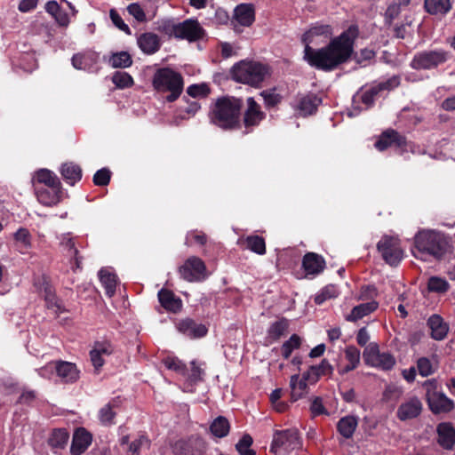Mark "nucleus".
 I'll use <instances>...</instances> for the list:
<instances>
[{
	"mask_svg": "<svg viewBox=\"0 0 455 455\" xmlns=\"http://www.w3.org/2000/svg\"><path fill=\"white\" fill-rule=\"evenodd\" d=\"M377 307L378 303L376 301L362 303L352 309L351 313L346 316V320L348 322H355L375 311Z\"/></svg>",
	"mask_w": 455,
	"mask_h": 455,
	"instance_id": "nucleus-31",
	"label": "nucleus"
},
{
	"mask_svg": "<svg viewBox=\"0 0 455 455\" xmlns=\"http://www.w3.org/2000/svg\"><path fill=\"white\" fill-rule=\"evenodd\" d=\"M310 411L313 417L319 415H329L328 411L325 409L322 398L315 397L310 405Z\"/></svg>",
	"mask_w": 455,
	"mask_h": 455,
	"instance_id": "nucleus-60",
	"label": "nucleus"
},
{
	"mask_svg": "<svg viewBox=\"0 0 455 455\" xmlns=\"http://www.w3.org/2000/svg\"><path fill=\"white\" fill-rule=\"evenodd\" d=\"M137 44L140 49L148 55L156 53L161 47L159 36L152 32L141 34L137 39Z\"/></svg>",
	"mask_w": 455,
	"mask_h": 455,
	"instance_id": "nucleus-21",
	"label": "nucleus"
},
{
	"mask_svg": "<svg viewBox=\"0 0 455 455\" xmlns=\"http://www.w3.org/2000/svg\"><path fill=\"white\" fill-rule=\"evenodd\" d=\"M438 443L446 450L455 444V429L451 423L443 422L437 426Z\"/></svg>",
	"mask_w": 455,
	"mask_h": 455,
	"instance_id": "nucleus-22",
	"label": "nucleus"
},
{
	"mask_svg": "<svg viewBox=\"0 0 455 455\" xmlns=\"http://www.w3.org/2000/svg\"><path fill=\"white\" fill-rule=\"evenodd\" d=\"M414 243L417 250V252L413 251L415 257L428 254L440 258L447 247V242L443 235L431 230L419 231L414 237Z\"/></svg>",
	"mask_w": 455,
	"mask_h": 455,
	"instance_id": "nucleus-5",
	"label": "nucleus"
},
{
	"mask_svg": "<svg viewBox=\"0 0 455 455\" xmlns=\"http://www.w3.org/2000/svg\"><path fill=\"white\" fill-rule=\"evenodd\" d=\"M251 444V436L248 434H245L235 444V449L241 455H256V452L250 448Z\"/></svg>",
	"mask_w": 455,
	"mask_h": 455,
	"instance_id": "nucleus-48",
	"label": "nucleus"
},
{
	"mask_svg": "<svg viewBox=\"0 0 455 455\" xmlns=\"http://www.w3.org/2000/svg\"><path fill=\"white\" fill-rule=\"evenodd\" d=\"M179 272L180 276L188 282H201L208 275L204 262L196 256L189 257L180 267Z\"/></svg>",
	"mask_w": 455,
	"mask_h": 455,
	"instance_id": "nucleus-11",
	"label": "nucleus"
},
{
	"mask_svg": "<svg viewBox=\"0 0 455 455\" xmlns=\"http://www.w3.org/2000/svg\"><path fill=\"white\" fill-rule=\"evenodd\" d=\"M381 92L380 88L379 87V85H374V86H371L369 90L365 91L363 94H362V101L367 105V106H371L373 102H374V100H375V97Z\"/></svg>",
	"mask_w": 455,
	"mask_h": 455,
	"instance_id": "nucleus-61",
	"label": "nucleus"
},
{
	"mask_svg": "<svg viewBox=\"0 0 455 455\" xmlns=\"http://www.w3.org/2000/svg\"><path fill=\"white\" fill-rule=\"evenodd\" d=\"M363 358L366 364L383 371H389L395 364V357L390 353L380 352L376 343H370L365 347Z\"/></svg>",
	"mask_w": 455,
	"mask_h": 455,
	"instance_id": "nucleus-9",
	"label": "nucleus"
},
{
	"mask_svg": "<svg viewBox=\"0 0 455 455\" xmlns=\"http://www.w3.org/2000/svg\"><path fill=\"white\" fill-rule=\"evenodd\" d=\"M229 428L228 420L222 416L216 418L210 427L212 435L220 438L226 436L229 432Z\"/></svg>",
	"mask_w": 455,
	"mask_h": 455,
	"instance_id": "nucleus-40",
	"label": "nucleus"
},
{
	"mask_svg": "<svg viewBox=\"0 0 455 455\" xmlns=\"http://www.w3.org/2000/svg\"><path fill=\"white\" fill-rule=\"evenodd\" d=\"M339 294L338 288L333 284H329L323 288L315 297V302L322 305L327 299L336 298Z\"/></svg>",
	"mask_w": 455,
	"mask_h": 455,
	"instance_id": "nucleus-45",
	"label": "nucleus"
},
{
	"mask_svg": "<svg viewBox=\"0 0 455 455\" xmlns=\"http://www.w3.org/2000/svg\"><path fill=\"white\" fill-rule=\"evenodd\" d=\"M152 84L160 92H170L167 101L176 100L183 91V78L181 75L170 68H162L156 71Z\"/></svg>",
	"mask_w": 455,
	"mask_h": 455,
	"instance_id": "nucleus-4",
	"label": "nucleus"
},
{
	"mask_svg": "<svg viewBox=\"0 0 455 455\" xmlns=\"http://www.w3.org/2000/svg\"><path fill=\"white\" fill-rule=\"evenodd\" d=\"M243 242L246 248L251 251L259 255L266 253V243L263 237L257 235H248Z\"/></svg>",
	"mask_w": 455,
	"mask_h": 455,
	"instance_id": "nucleus-39",
	"label": "nucleus"
},
{
	"mask_svg": "<svg viewBox=\"0 0 455 455\" xmlns=\"http://www.w3.org/2000/svg\"><path fill=\"white\" fill-rule=\"evenodd\" d=\"M92 436L84 428H78L73 436L71 444L72 455H80L91 444Z\"/></svg>",
	"mask_w": 455,
	"mask_h": 455,
	"instance_id": "nucleus-26",
	"label": "nucleus"
},
{
	"mask_svg": "<svg viewBox=\"0 0 455 455\" xmlns=\"http://www.w3.org/2000/svg\"><path fill=\"white\" fill-rule=\"evenodd\" d=\"M449 288V283L446 280L440 277H431L428 281V289L435 292H445Z\"/></svg>",
	"mask_w": 455,
	"mask_h": 455,
	"instance_id": "nucleus-53",
	"label": "nucleus"
},
{
	"mask_svg": "<svg viewBox=\"0 0 455 455\" xmlns=\"http://www.w3.org/2000/svg\"><path fill=\"white\" fill-rule=\"evenodd\" d=\"M255 20V12L251 4H241L237 5L233 13L231 25L236 33L242 30L240 27H250Z\"/></svg>",
	"mask_w": 455,
	"mask_h": 455,
	"instance_id": "nucleus-14",
	"label": "nucleus"
},
{
	"mask_svg": "<svg viewBox=\"0 0 455 455\" xmlns=\"http://www.w3.org/2000/svg\"><path fill=\"white\" fill-rule=\"evenodd\" d=\"M203 36L204 29L197 20L189 19L178 23L177 38L193 42L202 38Z\"/></svg>",
	"mask_w": 455,
	"mask_h": 455,
	"instance_id": "nucleus-15",
	"label": "nucleus"
},
{
	"mask_svg": "<svg viewBox=\"0 0 455 455\" xmlns=\"http://www.w3.org/2000/svg\"><path fill=\"white\" fill-rule=\"evenodd\" d=\"M301 343L300 338L297 334H293L282 346V355L284 358H289L294 349L299 347Z\"/></svg>",
	"mask_w": 455,
	"mask_h": 455,
	"instance_id": "nucleus-49",
	"label": "nucleus"
},
{
	"mask_svg": "<svg viewBox=\"0 0 455 455\" xmlns=\"http://www.w3.org/2000/svg\"><path fill=\"white\" fill-rule=\"evenodd\" d=\"M449 58V52L443 50L424 51L414 56L411 65L414 69H432L446 62Z\"/></svg>",
	"mask_w": 455,
	"mask_h": 455,
	"instance_id": "nucleus-10",
	"label": "nucleus"
},
{
	"mask_svg": "<svg viewBox=\"0 0 455 455\" xmlns=\"http://www.w3.org/2000/svg\"><path fill=\"white\" fill-rule=\"evenodd\" d=\"M270 76V68L267 65L258 61H241L232 69L233 79L236 82L259 87Z\"/></svg>",
	"mask_w": 455,
	"mask_h": 455,
	"instance_id": "nucleus-3",
	"label": "nucleus"
},
{
	"mask_svg": "<svg viewBox=\"0 0 455 455\" xmlns=\"http://www.w3.org/2000/svg\"><path fill=\"white\" fill-rule=\"evenodd\" d=\"M288 326V321L283 318L273 323L267 331L268 337L275 340L278 339L284 334Z\"/></svg>",
	"mask_w": 455,
	"mask_h": 455,
	"instance_id": "nucleus-43",
	"label": "nucleus"
},
{
	"mask_svg": "<svg viewBox=\"0 0 455 455\" xmlns=\"http://www.w3.org/2000/svg\"><path fill=\"white\" fill-rule=\"evenodd\" d=\"M417 369L422 377H427L435 371L436 367L430 359L420 357L417 361Z\"/></svg>",
	"mask_w": 455,
	"mask_h": 455,
	"instance_id": "nucleus-47",
	"label": "nucleus"
},
{
	"mask_svg": "<svg viewBox=\"0 0 455 455\" xmlns=\"http://www.w3.org/2000/svg\"><path fill=\"white\" fill-rule=\"evenodd\" d=\"M401 12V8L399 4H395V3L391 4L386 12H385V20L386 23L391 25L393 20L398 17Z\"/></svg>",
	"mask_w": 455,
	"mask_h": 455,
	"instance_id": "nucleus-64",
	"label": "nucleus"
},
{
	"mask_svg": "<svg viewBox=\"0 0 455 455\" xmlns=\"http://www.w3.org/2000/svg\"><path fill=\"white\" fill-rule=\"evenodd\" d=\"M119 407L120 400L118 397L113 398L108 403L103 405L98 412L100 422L104 426H112L116 424L115 419Z\"/></svg>",
	"mask_w": 455,
	"mask_h": 455,
	"instance_id": "nucleus-19",
	"label": "nucleus"
},
{
	"mask_svg": "<svg viewBox=\"0 0 455 455\" xmlns=\"http://www.w3.org/2000/svg\"><path fill=\"white\" fill-rule=\"evenodd\" d=\"M158 299L161 306L167 311L177 313L182 307L181 299L167 289H161L158 291Z\"/></svg>",
	"mask_w": 455,
	"mask_h": 455,
	"instance_id": "nucleus-24",
	"label": "nucleus"
},
{
	"mask_svg": "<svg viewBox=\"0 0 455 455\" xmlns=\"http://www.w3.org/2000/svg\"><path fill=\"white\" fill-rule=\"evenodd\" d=\"M405 143L406 140L403 136L400 135L396 131L389 129L379 136V140L375 142V148L379 151H384L393 145L402 147Z\"/></svg>",
	"mask_w": 455,
	"mask_h": 455,
	"instance_id": "nucleus-18",
	"label": "nucleus"
},
{
	"mask_svg": "<svg viewBox=\"0 0 455 455\" xmlns=\"http://www.w3.org/2000/svg\"><path fill=\"white\" fill-rule=\"evenodd\" d=\"M426 11L432 15H445L451 9L450 0H425Z\"/></svg>",
	"mask_w": 455,
	"mask_h": 455,
	"instance_id": "nucleus-33",
	"label": "nucleus"
},
{
	"mask_svg": "<svg viewBox=\"0 0 455 455\" xmlns=\"http://www.w3.org/2000/svg\"><path fill=\"white\" fill-rule=\"evenodd\" d=\"M428 407L434 414L448 413L454 407V402L438 388L435 379H427L423 383Z\"/></svg>",
	"mask_w": 455,
	"mask_h": 455,
	"instance_id": "nucleus-6",
	"label": "nucleus"
},
{
	"mask_svg": "<svg viewBox=\"0 0 455 455\" xmlns=\"http://www.w3.org/2000/svg\"><path fill=\"white\" fill-rule=\"evenodd\" d=\"M403 395L402 387L395 385L389 384L386 387L383 392V400L386 402H395L399 400V398Z\"/></svg>",
	"mask_w": 455,
	"mask_h": 455,
	"instance_id": "nucleus-50",
	"label": "nucleus"
},
{
	"mask_svg": "<svg viewBox=\"0 0 455 455\" xmlns=\"http://www.w3.org/2000/svg\"><path fill=\"white\" fill-rule=\"evenodd\" d=\"M91 351L104 356L111 355L114 348L108 341H98L95 342L93 348Z\"/></svg>",
	"mask_w": 455,
	"mask_h": 455,
	"instance_id": "nucleus-58",
	"label": "nucleus"
},
{
	"mask_svg": "<svg viewBox=\"0 0 455 455\" xmlns=\"http://www.w3.org/2000/svg\"><path fill=\"white\" fill-rule=\"evenodd\" d=\"M36 186L39 187H52L60 185V181L58 177L47 169H42L36 173L35 176Z\"/></svg>",
	"mask_w": 455,
	"mask_h": 455,
	"instance_id": "nucleus-36",
	"label": "nucleus"
},
{
	"mask_svg": "<svg viewBox=\"0 0 455 455\" xmlns=\"http://www.w3.org/2000/svg\"><path fill=\"white\" fill-rule=\"evenodd\" d=\"M204 374V369L196 363V362H191L190 373L188 375V379L191 384H195L203 379Z\"/></svg>",
	"mask_w": 455,
	"mask_h": 455,
	"instance_id": "nucleus-54",
	"label": "nucleus"
},
{
	"mask_svg": "<svg viewBox=\"0 0 455 455\" xmlns=\"http://www.w3.org/2000/svg\"><path fill=\"white\" fill-rule=\"evenodd\" d=\"M302 265L307 274L318 275L323 271L325 260L315 252H307L303 258Z\"/></svg>",
	"mask_w": 455,
	"mask_h": 455,
	"instance_id": "nucleus-23",
	"label": "nucleus"
},
{
	"mask_svg": "<svg viewBox=\"0 0 455 455\" xmlns=\"http://www.w3.org/2000/svg\"><path fill=\"white\" fill-rule=\"evenodd\" d=\"M161 32L164 33L169 36H174L177 38L178 35V23L173 20H164L159 27Z\"/></svg>",
	"mask_w": 455,
	"mask_h": 455,
	"instance_id": "nucleus-59",
	"label": "nucleus"
},
{
	"mask_svg": "<svg viewBox=\"0 0 455 455\" xmlns=\"http://www.w3.org/2000/svg\"><path fill=\"white\" fill-rule=\"evenodd\" d=\"M109 64L115 68H125L132 66V60L127 52H119L111 55Z\"/></svg>",
	"mask_w": 455,
	"mask_h": 455,
	"instance_id": "nucleus-41",
	"label": "nucleus"
},
{
	"mask_svg": "<svg viewBox=\"0 0 455 455\" xmlns=\"http://www.w3.org/2000/svg\"><path fill=\"white\" fill-rule=\"evenodd\" d=\"M56 371V374L59 378H60L63 381L75 382L79 379V371L76 368V365L70 362L66 361H56L48 363L45 367L41 368L38 371V373L42 377H46L47 371Z\"/></svg>",
	"mask_w": 455,
	"mask_h": 455,
	"instance_id": "nucleus-12",
	"label": "nucleus"
},
{
	"mask_svg": "<svg viewBox=\"0 0 455 455\" xmlns=\"http://www.w3.org/2000/svg\"><path fill=\"white\" fill-rule=\"evenodd\" d=\"M149 447V440L145 435H140L138 438L129 443L127 452L129 455H140L142 448Z\"/></svg>",
	"mask_w": 455,
	"mask_h": 455,
	"instance_id": "nucleus-46",
	"label": "nucleus"
},
{
	"mask_svg": "<svg viewBox=\"0 0 455 455\" xmlns=\"http://www.w3.org/2000/svg\"><path fill=\"white\" fill-rule=\"evenodd\" d=\"M97 62V56L94 53H78L73 56L72 65L80 70H91Z\"/></svg>",
	"mask_w": 455,
	"mask_h": 455,
	"instance_id": "nucleus-34",
	"label": "nucleus"
},
{
	"mask_svg": "<svg viewBox=\"0 0 455 455\" xmlns=\"http://www.w3.org/2000/svg\"><path fill=\"white\" fill-rule=\"evenodd\" d=\"M427 324L431 330V337L433 339L442 340L446 337L449 328L440 315H431L428 318Z\"/></svg>",
	"mask_w": 455,
	"mask_h": 455,
	"instance_id": "nucleus-27",
	"label": "nucleus"
},
{
	"mask_svg": "<svg viewBox=\"0 0 455 455\" xmlns=\"http://www.w3.org/2000/svg\"><path fill=\"white\" fill-rule=\"evenodd\" d=\"M110 172L107 168H102L96 172L93 176V182L96 186H106L110 181Z\"/></svg>",
	"mask_w": 455,
	"mask_h": 455,
	"instance_id": "nucleus-56",
	"label": "nucleus"
},
{
	"mask_svg": "<svg viewBox=\"0 0 455 455\" xmlns=\"http://www.w3.org/2000/svg\"><path fill=\"white\" fill-rule=\"evenodd\" d=\"M68 440V434L64 429H56L49 438V444L52 448H63Z\"/></svg>",
	"mask_w": 455,
	"mask_h": 455,
	"instance_id": "nucleus-44",
	"label": "nucleus"
},
{
	"mask_svg": "<svg viewBox=\"0 0 455 455\" xmlns=\"http://www.w3.org/2000/svg\"><path fill=\"white\" fill-rule=\"evenodd\" d=\"M290 387L293 401H297L307 393V383L305 381V379H301L298 374L291 377Z\"/></svg>",
	"mask_w": 455,
	"mask_h": 455,
	"instance_id": "nucleus-35",
	"label": "nucleus"
},
{
	"mask_svg": "<svg viewBox=\"0 0 455 455\" xmlns=\"http://www.w3.org/2000/svg\"><path fill=\"white\" fill-rule=\"evenodd\" d=\"M187 92L193 98L205 97L210 92L208 86L204 84H192L188 86Z\"/></svg>",
	"mask_w": 455,
	"mask_h": 455,
	"instance_id": "nucleus-57",
	"label": "nucleus"
},
{
	"mask_svg": "<svg viewBox=\"0 0 455 455\" xmlns=\"http://www.w3.org/2000/svg\"><path fill=\"white\" fill-rule=\"evenodd\" d=\"M260 96L264 100V103L267 108H273L279 104L282 100V96L275 92V90H265L262 91Z\"/></svg>",
	"mask_w": 455,
	"mask_h": 455,
	"instance_id": "nucleus-51",
	"label": "nucleus"
},
{
	"mask_svg": "<svg viewBox=\"0 0 455 455\" xmlns=\"http://www.w3.org/2000/svg\"><path fill=\"white\" fill-rule=\"evenodd\" d=\"M360 355V350L355 346H349L345 350V357L347 361L352 364H359Z\"/></svg>",
	"mask_w": 455,
	"mask_h": 455,
	"instance_id": "nucleus-63",
	"label": "nucleus"
},
{
	"mask_svg": "<svg viewBox=\"0 0 455 455\" xmlns=\"http://www.w3.org/2000/svg\"><path fill=\"white\" fill-rule=\"evenodd\" d=\"M60 246L66 256L69 258L74 270L81 268V258L78 256V250L75 246L73 238L64 235L60 240Z\"/></svg>",
	"mask_w": 455,
	"mask_h": 455,
	"instance_id": "nucleus-25",
	"label": "nucleus"
},
{
	"mask_svg": "<svg viewBox=\"0 0 455 455\" xmlns=\"http://www.w3.org/2000/svg\"><path fill=\"white\" fill-rule=\"evenodd\" d=\"M322 100L315 95H307L300 99L298 109L301 116H306L315 112Z\"/></svg>",
	"mask_w": 455,
	"mask_h": 455,
	"instance_id": "nucleus-32",
	"label": "nucleus"
},
{
	"mask_svg": "<svg viewBox=\"0 0 455 455\" xmlns=\"http://www.w3.org/2000/svg\"><path fill=\"white\" fill-rule=\"evenodd\" d=\"M36 194L39 203L46 206L57 204L63 196L61 184L52 187L36 186Z\"/></svg>",
	"mask_w": 455,
	"mask_h": 455,
	"instance_id": "nucleus-16",
	"label": "nucleus"
},
{
	"mask_svg": "<svg viewBox=\"0 0 455 455\" xmlns=\"http://www.w3.org/2000/svg\"><path fill=\"white\" fill-rule=\"evenodd\" d=\"M13 238L16 250L22 254L28 253L32 246L30 232L27 228H20L13 234Z\"/></svg>",
	"mask_w": 455,
	"mask_h": 455,
	"instance_id": "nucleus-28",
	"label": "nucleus"
},
{
	"mask_svg": "<svg viewBox=\"0 0 455 455\" xmlns=\"http://www.w3.org/2000/svg\"><path fill=\"white\" fill-rule=\"evenodd\" d=\"M127 11L130 15L133 16L138 21L142 22L146 20V14L138 3H132L127 6Z\"/></svg>",
	"mask_w": 455,
	"mask_h": 455,
	"instance_id": "nucleus-62",
	"label": "nucleus"
},
{
	"mask_svg": "<svg viewBox=\"0 0 455 455\" xmlns=\"http://www.w3.org/2000/svg\"><path fill=\"white\" fill-rule=\"evenodd\" d=\"M60 173L66 182L72 186L82 178L81 167L72 162L63 164L60 168Z\"/></svg>",
	"mask_w": 455,
	"mask_h": 455,
	"instance_id": "nucleus-29",
	"label": "nucleus"
},
{
	"mask_svg": "<svg viewBox=\"0 0 455 455\" xmlns=\"http://www.w3.org/2000/svg\"><path fill=\"white\" fill-rule=\"evenodd\" d=\"M422 411V403L416 397H411L403 402L396 411V417L401 421H406L417 418Z\"/></svg>",
	"mask_w": 455,
	"mask_h": 455,
	"instance_id": "nucleus-17",
	"label": "nucleus"
},
{
	"mask_svg": "<svg viewBox=\"0 0 455 455\" xmlns=\"http://www.w3.org/2000/svg\"><path fill=\"white\" fill-rule=\"evenodd\" d=\"M243 101L239 98L224 96L218 98L209 114L212 124L222 129H235L240 125Z\"/></svg>",
	"mask_w": 455,
	"mask_h": 455,
	"instance_id": "nucleus-2",
	"label": "nucleus"
},
{
	"mask_svg": "<svg viewBox=\"0 0 455 455\" xmlns=\"http://www.w3.org/2000/svg\"><path fill=\"white\" fill-rule=\"evenodd\" d=\"M109 17L111 19V21L113 24L119 28L121 31H124V33L130 35L131 29L127 24L124 23L119 13L116 9H111L109 11Z\"/></svg>",
	"mask_w": 455,
	"mask_h": 455,
	"instance_id": "nucleus-55",
	"label": "nucleus"
},
{
	"mask_svg": "<svg viewBox=\"0 0 455 455\" xmlns=\"http://www.w3.org/2000/svg\"><path fill=\"white\" fill-rule=\"evenodd\" d=\"M377 248L383 259L390 266H397L403 258L400 240L395 236H382L377 243Z\"/></svg>",
	"mask_w": 455,
	"mask_h": 455,
	"instance_id": "nucleus-8",
	"label": "nucleus"
},
{
	"mask_svg": "<svg viewBox=\"0 0 455 455\" xmlns=\"http://www.w3.org/2000/svg\"><path fill=\"white\" fill-rule=\"evenodd\" d=\"M40 292L44 295V300L49 308L54 309L55 312H58L61 309V306L59 302V299L55 296L54 290L52 285L44 282L42 288L40 289Z\"/></svg>",
	"mask_w": 455,
	"mask_h": 455,
	"instance_id": "nucleus-38",
	"label": "nucleus"
},
{
	"mask_svg": "<svg viewBox=\"0 0 455 455\" xmlns=\"http://www.w3.org/2000/svg\"><path fill=\"white\" fill-rule=\"evenodd\" d=\"M99 277L102 286L105 289L106 294L112 297L116 292V275L107 269H101L99 272Z\"/></svg>",
	"mask_w": 455,
	"mask_h": 455,
	"instance_id": "nucleus-37",
	"label": "nucleus"
},
{
	"mask_svg": "<svg viewBox=\"0 0 455 455\" xmlns=\"http://www.w3.org/2000/svg\"><path fill=\"white\" fill-rule=\"evenodd\" d=\"M266 118L261 106L252 97H248L243 112V124L247 132H251Z\"/></svg>",
	"mask_w": 455,
	"mask_h": 455,
	"instance_id": "nucleus-13",
	"label": "nucleus"
},
{
	"mask_svg": "<svg viewBox=\"0 0 455 455\" xmlns=\"http://www.w3.org/2000/svg\"><path fill=\"white\" fill-rule=\"evenodd\" d=\"M332 366L327 360H323L318 366H312L314 376L312 377V382L315 383L321 375H330L332 372Z\"/></svg>",
	"mask_w": 455,
	"mask_h": 455,
	"instance_id": "nucleus-52",
	"label": "nucleus"
},
{
	"mask_svg": "<svg viewBox=\"0 0 455 455\" xmlns=\"http://www.w3.org/2000/svg\"><path fill=\"white\" fill-rule=\"evenodd\" d=\"M332 35L329 25L317 24L310 28L302 36L305 44L304 60L311 66L323 71L335 69L347 61L354 51L355 40L358 36L356 26H350L330 44L321 49H314L310 44L316 37L329 38Z\"/></svg>",
	"mask_w": 455,
	"mask_h": 455,
	"instance_id": "nucleus-1",
	"label": "nucleus"
},
{
	"mask_svg": "<svg viewBox=\"0 0 455 455\" xmlns=\"http://www.w3.org/2000/svg\"><path fill=\"white\" fill-rule=\"evenodd\" d=\"M301 447L299 432L295 428L276 431L274 435L270 451L275 455L287 454Z\"/></svg>",
	"mask_w": 455,
	"mask_h": 455,
	"instance_id": "nucleus-7",
	"label": "nucleus"
},
{
	"mask_svg": "<svg viewBox=\"0 0 455 455\" xmlns=\"http://www.w3.org/2000/svg\"><path fill=\"white\" fill-rule=\"evenodd\" d=\"M177 328L179 331L192 339L202 338L207 333L205 325L196 323L189 318L180 321L177 324Z\"/></svg>",
	"mask_w": 455,
	"mask_h": 455,
	"instance_id": "nucleus-20",
	"label": "nucleus"
},
{
	"mask_svg": "<svg viewBox=\"0 0 455 455\" xmlns=\"http://www.w3.org/2000/svg\"><path fill=\"white\" fill-rule=\"evenodd\" d=\"M358 420L355 416H345L337 424L339 433L346 439L351 438L357 427Z\"/></svg>",
	"mask_w": 455,
	"mask_h": 455,
	"instance_id": "nucleus-30",
	"label": "nucleus"
},
{
	"mask_svg": "<svg viewBox=\"0 0 455 455\" xmlns=\"http://www.w3.org/2000/svg\"><path fill=\"white\" fill-rule=\"evenodd\" d=\"M111 81L118 89L129 88L133 84L132 77L124 71H116L113 74Z\"/></svg>",
	"mask_w": 455,
	"mask_h": 455,
	"instance_id": "nucleus-42",
	"label": "nucleus"
}]
</instances>
